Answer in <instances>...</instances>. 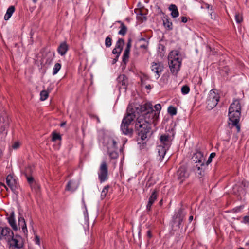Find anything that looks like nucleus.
<instances>
[{
	"mask_svg": "<svg viewBox=\"0 0 249 249\" xmlns=\"http://www.w3.org/2000/svg\"><path fill=\"white\" fill-rule=\"evenodd\" d=\"M141 110L142 114L137 118L135 128L139 136L143 140L150 132L151 124L156 125L159 119V113L154 111L150 103H146L142 106Z\"/></svg>",
	"mask_w": 249,
	"mask_h": 249,
	"instance_id": "1",
	"label": "nucleus"
},
{
	"mask_svg": "<svg viewBox=\"0 0 249 249\" xmlns=\"http://www.w3.org/2000/svg\"><path fill=\"white\" fill-rule=\"evenodd\" d=\"M241 107L238 100H234L229 108L228 116L230 121L229 124L231 125V128H234L237 132L240 130L239 121L241 115Z\"/></svg>",
	"mask_w": 249,
	"mask_h": 249,
	"instance_id": "2",
	"label": "nucleus"
},
{
	"mask_svg": "<svg viewBox=\"0 0 249 249\" xmlns=\"http://www.w3.org/2000/svg\"><path fill=\"white\" fill-rule=\"evenodd\" d=\"M174 138V134L171 132H166L160 135V142L157 146L159 160H162L164 158L167 150L170 147Z\"/></svg>",
	"mask_w": 249,
	"mask_h": 249,
	"instance_id": "3",
	"label": "nucleus"
},
{
	"mask_svg": "<svg viewBox=\"0 0 249 249\" xmlns=\"http://www.w3.org/2000/svg\"><path fill=\"white\" fill-rule=\"evenodd\" d=\"M168 64L171 72L176 75L181 64V59L178 51H173L170 53L168 55Z\"/></svg>",
	"mask_w": 249,
	"mask_h": 249,
	"instance_id": "4",
	"label": "nucleus"
},
{
	"mask_svg": "<svg viewBox=\"0 0 249 249\" xmlns=\"http://www.w3.org/2000/svg\"><path fill=\"white\" fill-rule=\"evenodd\" d=\"M128 107L127 109V113L122 120L121 125V129L123 133L125 135L131 134L132 133V129L129 127L131 122L134 119L136 116L133 111H129Z\"/></svg>",
	"mask_w": 249,
	"mask_h": 249,
	"instance_id": "5",
	"label": "nucleus"
},
{
	"mask_svg": "<svg viewBox=\"0 0 249 249\" xmlns=\"http://www.w3.org/2000/svg\"><path fill=\"white\" fill-rule=\"evenodd\" d=\"M219 100V95L214 90H211L208 94L207 100V108L210 110L214 107Z\"/></svg>",
	"mask_w": 249,
	"mask_h": 249,
	"instance_id": "6",
	"label": "nucleus"
},
{
	"mask_svg": "<svg viewBox=\"0 0 249 249\" xmlns=\"http://www.w3.org/2000/svg\"><path fill=\"white\" fill-rule=\"evenodd\" d=\"M117 141L113 138H110L108 141L107 144V153L111 159H116L118 156V154L116 150Z\"/></svg>",
	"mask_w": 249,
	"mask_h": 249,
	"instance_id": "7",
	"label": "nucleus"
},
{
	"mask_svg": "<svg viewBox=\"0 0 249 249\" xmlns=\"http://www.w3.org/2000/svg\"><path fill=\"white\" fill-rule=\"evenodd\" d=\"M98 175L101 183L104 182L107 179L108 167L106 161L102 162L99 169Z\"/></svg>",
	"mask_w": 249,
	"mask_h": 249,
	"instance_id": "8",
	"label": "nucleus"
},
{
	"mask_svg": "<svg viewBox=\"0 0 249 249\" xmlns=\"http://www.w3.org/2000/svg\"><path fill=\"white\" fill-rule=\"evenodd\" d=\"M9 249H20L23 246L22 238L20 236L14 235L11 237V240L9 241Z\"/></svg>",
	"mask_w": 249,
	"mask_h": 249,
	"instance_id": "9",
	"label": "nucleus"
},
{
	"mask_svg": "<svg viewBox=\"0 0 249 249\" xmlns=\"http://www.w3.org/2000/svg\"><path fill=\"white\" fill-rule=\"evenodd\" d=\"M117 80L119 89L124 90V91L125 92L128 84L127 77L124 74H121L118 77Z\"/></svg>",
	"mask_w": 249,
	"mask_h": 249,
	"instance_id": "10",
	"label": "nucleus"
},
{
	"mask_svg": "<svg viewBox=\"0 0 249 249\" xmlns=\"http://www.w3.org/2000/svg\"><path fill=\"white\" fill-rule=\"evenodd\" d=\"M6 183L13 193L17 194L18 193V185L12 176L9 175L6 178Z\"/></svg>",
	"mask_w": 249,
	"mask_h": 249,
	"instance_id": "11",
	"label": "nucleus"
},
{
	"mask_svg": "<svg viewBox=\"0 0 249 249\" xmlns=\"http://www.w3.org/2000/svg\"><path fill=\"white\" fill-rule=\"evenodd\" d=\"M151 70L154 73L156 79H157L160 75L163 69V65L160 62H153L151 65Z\"/></svg>",
	"mask_w": 249,
	"mask_h": 249,
	"instance_id": "12",
	"label": "nucleus"
},
{
	"mask_svg": "<svg viewBox=\"0 0 249 249\" xmlns=\"http://www.w3.org/2000/svg\"><path fill=\"white\" fill-rule=\"evenodd\" d=\"M78 186L79 183L78 181L70 180L68 182L66 186L65 190L73 193L78 188Z\"/></svg>",
	"mask_w": 249,
	"mask_h": 249,
	"instance_id": "13",
	"label": "nucleus"
},
{
	"mask_svg": "<svg viewBox=\"0 0 249 249\" xmlns=\"http://www.w3.org/2000/svg\"><path fill=\"white\" fill-rule=\"evenodd\" d=\"M192 159L195 163H199L201 166L205 165L204 163L205 159L201 152H198L194 154Z\"/></svg>",
	"mask_w": 249,
	"mask_h": 249,
	"instance_id": "14",
	"label": "nucleus"
},
{
	"mask_svg": "<svg viewBox=\"0 0 249 249\" xmlns=\"http://www.w3.org/2000/svg\"><path fill=\"white\" fill-rule=\"evenodd\" d=\"M178 179L180 181V182H183L186 178H188V175L186 172V169L184 167H181L178 171L177 172Z\"/></svg>",
	"mask_w": 249,
	"mask_h": 249,
	"instance_id": "15",
	"label": "nucleus"
},
{
	"mask_svg": "<svg viewBox=\"0 0 249 249\" xmlns=\"http://www.w3.org/2000/svg\"><path fill=\"white\" fill-rule=\"evenodd\" d=\"M30 171V168H28L26 169L25 172V175L27 179L28 182L30 184V187L32 189H36L37 186V184L35 181L34 178L32 176H29L28 175V172Z\"/></svg>",
	"mask_w": 249,
	"mask_h": 249,
	"instance_id": "16",
	"label": "nucleus"
},
{
	"mask_svg": "<svg viewBox=\"0 0 249 249\" xmlns=\"http://www.w3.org/2000/svg\"><path fill=\"white\" fill-rule=\"evenodd\" d=\"M68 49V45L66 42L61 43L58 48L57 51L58 53L62 56L64 55Z\"/></svg>",
	"mask_w": 249,
	"mask_h": 249,
	"instance_id": "17",
	"label": "nucleus"
},
{
	"mask_svg": "<svg viewBox=\"0 0 249 249\" xmlns=\"http://www.w3.org/2000/svg\"><path fill=\"white\" fill-rule=\"evenodd\" d=\"M157 194L156 191H155L153 192V193H152V194L149 199V201H148V204L146 206L147 209L148 211L150 210L151 206L152 205V204H153L154 201L157 199Z\"/></svg>",
	"mask_w": 249,
	"mask_h": 249,
	"instance_id": "18",
	"label": "nucleus"
},
{
	"mask_svg": "<svg viewBox=\"0 0 249 249\" xmlns=\"http://www.w3.org/2000/svg\"><path fill=\"white\" fill-rule=\"evenodd\" d=\"M169 9L171 11V15L173 18H176L178 16L179 13L177 7L175 5L171 4Z\"/></svg>",
	"mask_w": 249,
	"mask_h": 249,
	"instance_id": "19",
	"label": "nucleus"
},
{
	"mask_svg": "<svg viewBox=\"0 0 249 249\" xmlns=\"http://www.w3.org/2000/svg\"><path fill=\"white\" fill-rule=\"evenodd\" d=\"M8 220L13 229L14 230H17L18 227L15 222L13 213L8 218Z\"/></svg>",
	"mask_w": 249,
	"mask_h": 249,
	"instance_id": "20",
	"label": "nucleus"
},
{
	"mask_svg": "<svg viewBox=\"0 0 249 249\" xmlns=\"http://www.w3.org/2000/svg\"><path fill=\"white\" fill-rule=\"evenodd\" d=\"M15 11V8L14 6H11L10 7H9L7 11H6V13L4 16V19L5 20H8L11 17V16L12 15V14H13L14 12Z\"/></svg>",
	"mask_w": 249,
	"mask_h": 249,
	"instance_id": "21",
	"label": "nucleus"
},
{
	"mask_svg": "<svg viewBox=\"0 0 249 249\" xmlns=\"http://www.w3.org/2000/svg\"><path fill=\"white\" fill-rule=\"evenodd\" d=\"M13 236V232L12 230L7 227H3V237L11 238Z\"/></svg>",
	"mask_w": 249,
	"mask_h": 249,
	"instance_id": "22",
	"label": "nucleus"
},
{
	"mask_svg": "<svg viewBox=\"0 0 249 249\" xmlns=\"http://www.w3.org/2000/svg\"><path fill=\"white\" fill-rule=\"evenodd\" d=\"M18 221H19V226L21 227L23 232H25V231H27V227H26L25 220L23 218V217H19Z\"/></svg>",
	"mask_w": 249,
	"mask_h": 249,
	"instance_id": "23",
	"label": "nucleus"
},
{
	"mask_svg": "<svg viewBox=\"0 0 249 249\" xmlns=\"http://www.w3.org/2000/svg\"><path fill=\"white\" fill-rule=\"evenodd\" d=\"M163 22L164 27L167 29L171 30L172 29V23L169 19L165 18L163 19Z\"/></svg>",
	"mask_w": 249,
	"mask_h": 249,
	"instance_id": "24",
	"label": "nucleus"
},
{
	"mask_svg": "<svg viewBox=\"0 0 249 249\" xmlns=\"http://www.w3.org/2000/svg\"><path fill=\"white\" fill-rule=\"evenodd\" d=\"M61 68V65L59 63H56L53 68V75H54L55 74H56L60 70Z\"/></svg>",
	"mask_w": 249,
	"mask_h": 249,
	"instance_id": "25",
	"label": "nucleus"
},
{
	"mask_svg": "<svg viewBox=\"0 0 249 249\" xmlns=\"http://www.w3.org/2000/svg\"><path fill=\"white\" fill-rule=\"evenodd\" d=\"M124 45V40L123 39H119L117 41L115 45V47L120 49L121 51L122 50L123 46Z\"/></svg>",
	"mask_w": 249,
	"mask_h": 249,
	"instance_id": "26",
	"label": "nucleus"
},
{
	"mask_svg": "<svg viewBox=\"0 0 249 249\" xmlns=\"http://www.w3.org/2000/svg\"><path fill=\"white\" fill-rule=\"evenodd\" d=\"M120 28L121 29L119 31L118 34L120 35L124 36L126 33L127 28L123 23L121 24Z\"/></svg>",
	"mask_w": 249,
	"mask_h": 249,
	"instance_id": "27",
	"label": "nucleus"
},
{
	"mask_svg": "<svg viewBox=\"0 0 249 249\" xmlns=\"http://www.w3.org/2000/svg\"><path fill=\"white\" fill-rule=\"evenodd\" d=\"M109 188V186H106L103 188L101 194V197L102 199H104L106 197L108 193Z\"/></svg>",
	"mask_w": 249,
	"mask_h": 249,
	"instance_id": "28",
	"label": "nucleus"
},
{
	"mask_svg": "<svg viewBox=\"0 0 249 249\" xmlns=\"http://www.w3.org/2000/svg\"><path fill=\"white\" fill-rule=\"evenodd\" d=\"M40 95V100L41 101H44L48 97V92L46 90H43L41 91Z\"/></svg>",
	"mask_w": 249,
	"mask_h": 249,
	"instance_id": "29",
	"label": "nucleus"
},
{
	"mask_svg": "<svg viewBox=\"0 0 249 249\" xmlns=\"http://www.w3.org/2000/svg\"><path fill=\"white\" fill-rule=\"evenodd\" d=\"M181 91L183 94H187L190 91V88L187 85H184L182 87Z\"/></svg>",
	"mask_w": 249,
	"mask_h": 249,
	"instance_id": "30",
	"label": "nucleus"
},
{
	"mask_svg": "<svg viewBox=\"0 0 249 249\" xmlns=\"http://www.w3.org/2000/svg\"><path fill=\"white\" fill-rule=\"evenodd\" d=\"M168 111L171 115H175L177 114V109L172 106H170L168 107Z\"/></svg>",
	"mask_w": 249,
	"mask_h": 249,
	"instance_id": "31",
	"label": "nucleus"
},
{
	"mask_svg": "<svg viewBox=\"0 0 249 249\" xmlns=\"http://www.w3.org/2000/svg\"><path fill=\"white\" fill-rule=\"evenodd\" d=\"M130 50H128V49H125L124 52L123 54V61L125 63V60L126 59H128L129 57V54Z\"/></svg>",
	"mask_w": 249,
	"mask_h": 249,
	"instance_id": "32",
	"label": "nucleus"
},
{
	"mask_svg": "<svg viewBox=\"0 0 249 249\" xmlns=\"http://www.w3.org/2000/svg\"><path fill=\"white\" fill-rule=\"evenodd\" d=\"M112 44V39L109 36H107L105 39V45L106 47H109Z\"/></svg>",
	"mask_w": 249,
	"mask_h": 249,
	"instance_id": "33",
	"label": "nucleus"
},
{
	"mask_svg": "<svg viewBox=\"0 0 249 249\" xmlns=\"http://www.w3.org/2000/svg\"><path fill=\"white\" fill-rule=\"evenodd\" d=\"M235 18L237 23H240L242 21V16L239 13H236Z\"/></svg>",
	"mask_w": 249,
	"mask_h": 249,
	"instance_id": "34",
	"label": "nucleus"
},
{
	"mask_svg": "<svg viewBox=\"0 0 249 249\" xmlns=\"http://www.w3.org/2000/svg\"><path fill=\"white\" fill-rule=\"evenodd\" d=\"M121 52L122 51L120 49L115 47L112 51V53L114 54H117V56L118 57Z\"/></svg>",
	"mask_w": 249,
	"mask_h": 249,
	"instance_id": "35",
	"label": "nucleus"
},
{
	"mask_svg": "<svg viewBox=\"0 0 249 249\" xmlns=\"http://www.w3.org/2000/svg\"><path fill=\"white\" fill-rule=\"evenodd\" d=\"M215 153H212L207 161V165H208L209 163H211L212 160V159L215 156Z\"/></svg>",
	"mask_w": 249,
	"mask_h": 249,
	"instance_id": "36",
	"label": "nucleus"
},
{
	"mask_svg": "<svg viewBox=\"0 0 249 249\" xmlns=\"http://www.w3.org/2000/svg\"><path fill=\"white\" fill-rule=\"evenodd\" d=\"M61 139V136L58 134H57V133H53V138H52V140L53 141H55L57 140H59Z\"/></svg>",
	"mask_w": 249,
	"mask_h": 249,
	"instance_id": "37",
	"label": "nucleus"
},
{
	"mask_svg": "<svg viewBox=\"0 0 249 249\" xmlns=\"http://www.w3.org/2000/svg\"><path fill=\"white\" fill-rule=\"evenodd\" d=\"M154 107L156 110L155 111L156 112H158L159 113V112L161 108L160 105V104H157L155 105Z\"/></svg>",
	"mask_w": 249,
	"mask_h": 249,
	"instance_id": "38",
	"label": "nucleus"
},
{
	"mask_svg": "<svg viewBox=\"0 0 249 249\" xmlns=\"http://www.w3.org/2000/svg\"><path fill=\"white\" fill-rule=\"evenodd\" d=\"M20 146V143L18 142H14V143L12 145V147L13 149H17L19 148Z\"/></svg>",
	"mask_w": 249,
	"mask_h": 249,
	"instance_id": "39",
	"label": "nucleus"
},
{
	"mask_svg": "<svg viewBox=\"0 0 249 249\" xmlns=\"http://www.w3.org/2000/svg\"><path fill=\"white\" fill-rule=\"evenodd\" d=\"M3 237V227L0 226V240Z\"/></svg>",
	"mask_w": 249,
	"mask_h": 249,
	"instance_id": "40",
	"label": "nucleus"
},
{
	"mask_svg": "<svg viewBox=\"0 0 249 249\" xmlns=\"http://www.w3.org/2000/svg\"><path fill=\"white\" fill-rule=\"evenodd\" d=\"M35 242L36 244L38 245H40V239L38 236L36 235L35 237Z\"/></svg>",
	"mask_w": 249,
	"mask_h": 249,
	"instance_id": "41",
	"label": "nucleus"
},
{
	"mask_svg": "<svg viewBox=\"0 0 249 249\" xmlns=\"http://www.w3.org/2000/svg\"><path fill=\"white\" fill-rule=\"evenodd\" d=\"M181 21L183 23H186L187 21V18L185 17H182L181 18Z\"/></svg>",
	"mask_w": 249,
	"mask_h": 249,
	"instance_id": "42",
	"label": "nucleus"
},
{
	"mask_svg": "<svg viewBox=\"0 0 249 249\" xmlns=\"http://www.w3.org/2000/svg\"><path fill=\"white\" fill-rule=\"evenodd\" d=\"M244 220L245 223H249V215L245 216L244 218Z\"/></svg>",
	"mask_w": 249,
	"mask_h": 249,
	"instance_id": "43",
	"label": "nucleus"
},
{
	"mask_svg": "<svg viewBox=\"0 0 249 249\" xmlns=\"http://www.w3.org/2000/svg\"><path fill=\"white\" fill-rule=\"evenodd\" d=\"M147 236L149 238L152 237V233L150 231H148L147 232Z\"/></svg>",
	"mask_w": 249,
	"mask_h": 249,
	"instance_id": "44",
	"label": "nucleus"
},
{
	"mask_svg": "<svg viewBox=\"0 0 249 249\" xmlns=\"http://www.w3.org/2000/svg\"><path fill=\"white\" fill-rule=\"evenodd\" d=\"M130 47H131V43H130V42H128L127 43V47L125 49H128V50H130Z\"/></svg>",
	"mask_w": 249,
	"mask_h": 249,
	"instance_id": "45",
	"label": "nucleus"
},
{
	"mask_svg": "<svg viewBox=\"0 0 249 249\" xmlns=\"http://www.w3.org/2000/svg\"><path fill=\"white\" fill-rule=\"evenodd\" d=\"M145 88L148 89H151V86L150 85H146Z\"/></svg>",
	"mask_w": 249,
	"mask_h": 249,
	"instance_id": "46",
	"label": "nucleus"
},
{
	"mask_svg": "<svg viewBox=\"0 0 249 249\" xmlns=\"http://www.w3.org/2000/svg\"><path fill=\"white\" fill-rule=\"evenodd\" d=\"M193 216L192 215H191L189 217V220L191 222L193 220Z\"/></svg>",
	"mask_w": 249,
	"mask_h": 249,
	"instance_id": "47",
	"label": "nucleus"
},
{
	"mask_svg": "<svg viewBox=\"0 0 249 249\" xmlns=\"http://www.w3.org/2000/svg\"><path fill=\"white\" fill-rule=\"evenodd\" d=\"M2 185V186H3V187H4L6 189V190H7V191H8V189L7 188V187L5 186V184H2V185Z\"/></svg>",
	"mask_w": 249,
	"mask_h": 249,
	"instance_id": "48",
	"label": "nucleus"
},
{
	"mask_svg": "<svg viewBox=\"0 0 249 249\" xmlns=\"http://www.w3.org/2000/svg\"><path fill=\"white\" fill-rule=\"evenodd\" d=\"M141 47L142 48L145 49V48H146L147 46L146 45H141Z\"/></svg>",
	"mask_w": 249,
	"mask_h": 249,
	"instance_id": "49",
	"label": "nucleus"
},
{
	"mask_svg": "<svg viewBox=\"0 0 249 249\" xmlns=\"http://www.w3.org/2000/svg\"><path fill=\"white\" fill-rule=\"evenodd\" d=\"M65 124V123H62V124H61V126H64Z\"/></svg>",
	"mask_w": 249,
	"mask_h": 249,
	"instance_id": "50",
	"label": "nucleus"
},
{
	"mask_svg": "<svg viewBox=\"0 0 249 249\" xmlns=\"http://www.w3.org/2000/svg\"><path fill=\"white\" fill-rule=\"evenodd\" d=\"M247 245H249V240L246 242Z\"/></svg>",
	"mask_w": 249,
	"mask_h": 249,
	"instance_id": "51",
	"label": "nucleus"
},
{
	"mask_svg": "<svg viewBox=\"0 0 249 249\" xmlns=\"http://www.w3.org/2000/svg\"><path fill=\"white\" fill-rule=\"evenodd\" d=\"M97 122H98V123H99V122H100V120H99V118H98V117H97Z\"/></svg>",
	"mask_w": 249,
	"mask_h": 249,
	"instance_id": "52",
	"label": "nucleus"
},
{
	"mask_svg": "<svg viewBox=\"0 0 249 249\" xmlns=\"http://www.w3.org/2000/svg\"><path fill=\"white\" fill-rule=\"evenodd\" d=\"M197 169H198V170H200V166H198L197 167Z\"/></svg>",
	"mask_w": 249,
	"mask_h": 249,
	"instance_id": "53",
	"label": "nucleus"
},
{
	"mask_svg": "<svg viewBox=\"0 0 249 249\" xmlns=\"http://www.w3.org/2000/svg\"><path fill=\"white\" fill-rule=\"evenodd\" d=\"M33 0V2L35 3H36L37 1V0Z\"/></svg>",
	"mask_w": 249,
	"mask_h": 249,
	"instance_id": "54",
	"label": "nucleus"
}]
</instances>
